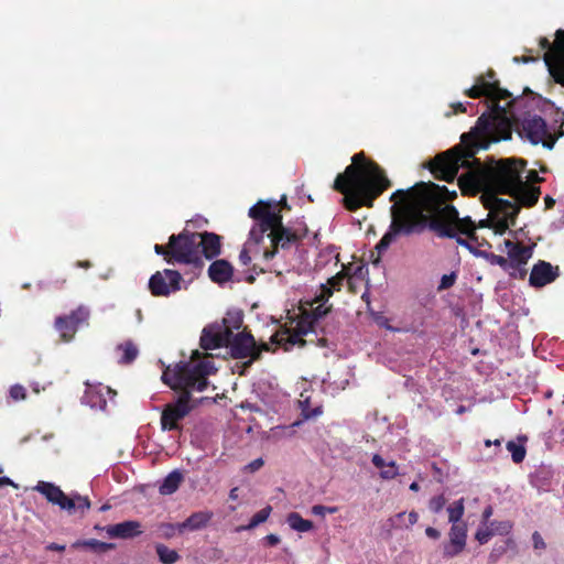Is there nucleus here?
I'll use <instances>...</instances> for the list:
<instances>
[{"mask_svg":"<svg viewBox=\"0 0 564 564\" xmlns=\"http://www.w3.org/2000/svg\"><path fill=\"white\" fill-rule=\"evenodd\" d=\"M264 465V460L262 458H257L252 462H250L248 465L245 466V470L248 473H256Z\"/></svg>","mask_w":564,"mask_h":564,"instance_id":"nucleus-43","label":"nucleus"},{"mask_svg":"<svg viewBox=\"0 0 564 564\" xmlns=\"http://www.w3.org/2000/svg\"><path fill=\"white\" fill-rule=\"evenodd\" d=\"M467 105H470L469 102H467L466 105L463 104V102H456V104H453L452 105V108L454 109V112H466V106Z\"/></svg>","mask_w":564,"mask_h":564,"instance_id":"nucleus-51","label":"nucleus"},{"mask_svg":"<svg viewBox=\"0 0 564 564\" xmlns=\"http://www.w3.org/2000/svg\"><path fill=\"white\" fill-rule=\"evenodd\" d=\"M299 406L305 420L316 417L322 413L321 405L312 403V394L306 390L300 395Z\"/></svg>","mask_w":564,"mask_h":564,"instance_id":"nucleus-26","label":"nucleus"},{"mask_svg":"<svg viewBox=\"0 0 564 564\" xmlns=\"http://www.w3.org/2000/svg\"><path fill=\"white\" fill-rule=\"evenodd\" d=\"M276 430H279V426L273 427L272 432H275Z\"/></svg>","mask_w":564,"mask_h":564,"instance_id":"nucleus-63","label":"nucleus"},{"mask_svg":"<svg viewBox=\"0 0 564 564\" xmlns=\"http://www.w3.org/2000/svg\"><path fill=\"white\" fill-rule=\"evenodd\" d=\"M336 511H337L336 507H326V506H322V505H315L311 509V512L314 516H318V517H325L326 514H328V513L332 514V513H335Z\"/></svg>","mask_w":564,"mask_h":564,"instance_id":"nucleus-39","label":"nucleus"},{"mask_svg":"<svg viewBox=\"0 0 564 564\" xmlns=\"http://www.w3.org/2000/svg\"><path fill=\"white\" fill-rule=\"evenodd\" d=\"M479 258H484L491 265H499L509 275H521V272L512 271V263H509L507 258L502 256L495 254L489 251L488 248L484 252H478Z\"/></svg>","mask_w":564,"mask_h":564,"instance_id":"nucleus-28","label":"nucleus"},{"mask_svg":"<svg viewBox=\"0 0 564 564\" xmlns=\"http://www.w3.org/2000/svg\"><path fill=\"white\" fill-rule=\"evenodd\" d=\"M348 273L346 272V267L343 265V270L336 273L334 276L327 280L326 284H322L319 288V293L316 294V301L321 304L316 307L315 314L321 316L326 313L327 308H323V303H325L333 294L334 290H339L343 281L347 278Z\"/></svg>","mask_w":564,"mask_h":564,"instance_id":"nucleus-20","label":"nucleus"},{"mask_svg":"<svg viewBox=\"0 0 564 564\" xmlns=\"http://www.w3.org/2000/svg\"><path fill=\"white\" fill-rule=\"evenodd\" d=\"M199 250L206 259H213L220 253V237L213 232L199 234Z\"/></svg>","mask_w":564,"mask_h":564,"instance_id":"nucleus-22","label":"nucleus"},{"mask_svg":"<svg viewBox=\"0 0 564 564\" xmlns=\"http://www.w3.org/2000/svg\"><path fill=\"white\" fill-rule=\"evenodd\" d=\"M532 544L535 551H544L546 549V543L538 531L532 533Z\"/></svg>","mask_w":564,"mask_h":564,"instance_id":"nucleus-41","label":"nucleus"},{"mask_svg":"<svg viewBox=\"0 0 564 564\" xmlns=\"http://www.w3.org/2000/svg\"><path fill=\"white\" fill-rule=\"evenodd\" d=\"M105 531L111 539H131L142 533L141 523L135 520L107 525Z\"/></svg>","mask_w":564,"mask_h":564,"instance_id":"nucleus-21","label":"nucleus"},{"mask_svg":"<svg viewBox=\"0 0 564 564\" xmlns=\"http://www.w3.org/2000/svg\"><path fill=\"white\" fill-rule=\"evenodd\" d=\"M507 449L511 454L512 460L517 464L521 463L525 457V448L522 444L510 441L507 443Z\"/></svg>","mask_w":564,"mask_h":564,"instance_id":"nucleus-34","label":"nucleus"},{"mask_svg":"<svg viewBox=\"0 0 564 564\" xmlns=\"http://www.w3.org/2000/svg\"><path fill=\"white\" fill-rule=\"evenodd\" d=\"M494 535L495 532L492 531L491 527H489L488 524H480V527L477 529L475 533V539L480 544H486Z\"/></svg>","mask_w":564,"mask_h":564,"instance_id":"nucleus-36","label":"nucleus"},{"mask_svg":"<svg viewBox=\"0 0 564 564\" xmlns=\"http://www.w3.org/2000/svg\"><path fill=\"white\" fill-rule=\"evenodd\" d=\"M276 430H279V426L273 427L272 432H275Z\"/></svg>","mask_w":564,"mask_h":564,"instance_id":"nucleus-61","label":"nucleus"},{"mask_svg":"<svg viewBox=\"0 0 564 564\" xmlns=\"http://www.w3.org/2000/svg\"><path fill=\"white\" fill-rule=\"evenodd\" d=\"M182 275L177 271L165 269L150 278L149 288L155 296H169L182 289Z\"/></svg>","mask_w":564,"mask_h":564,"instance_id":"nucleus-13","label":"nucleus"},{"mask_svg":"<svg viewBox=\"0 0 564 564\" xmlns=\"http://www.w3.org/2000/svg\"><path fill=\"white\" fill-rule=\"evenodd\" d=\"M446 505V498L444 495L434 496L429 501V509L433 513H440Z\"/></svg>","mask_w":564,"mask_h":564,"instance_id":"nucleus-37","label":"nucleus"},{"mask_svg":"<svg viewBox=\"0 0 564 564\" xmlns=\"http://www.w3.org/2000/svg\"><path fill=\"white\" fill-rule=\"evenodd\" d=\"M154 251L158 253V254H162L165 257V260L166 259H170V249L166 250L163 246L161 245H155L154 246Z\"/></svg>","mask_w":564,"mask_h":564,"instance_id":"nucleus-49","label":"nucleus"},{"mask_svg":"<svg viewBox=\"0 0 564 564\" xmlns=\"http://www.w3.org/2000/svg\"><path fill=\"white\" fill-rule=\"evenodd\" d=\"M208 274L214 282L224 283L231 278L232 268L227 261L217 260L210 264Z\"/></svg>","mask_w":564,"mask_h":564,"instance_id":"nucleus-24","label":"nucleus"},{"mask_svg":"<svg viewBox=\"0 0 564 564\" xmlns=\"http://www.w3.org/2000/svg\"><path fill=\"white\" fill-rule=\"evenodd\" d=\"M490 527L492 531L495 532V535H508L512 531L513 524L511 521H494L490 523Z\"/></svg>","mask_w":564,"mask_h":564,"instance_id":"nucleus-35","label":"nucleus"},{"mask_svg":"<svg viewBox=\"0 0 564 564\" xmlns=\"http://www.w3.org/2000/svg\"><path fill=\"white\" fill-rule=\"evenodd\" d=\"M2 471H3V468H2V466L0 465V474H1Z\"/></svg>","mask_w":564,"mask_h":564,"instance_id":"nucleus-64","label":"nucleus"},{"mask_svg":"<svg viewBox=\"0 0 564 564\" xmlns=\"http://www.w3.org/2000/svg\"><path fill=\"white\" fill-rule=\"evenodd\" d=\"M88 316V308L80 306L68 316L57 317L55 321V327L59 332L62 339L69 341L76 333L79 324L86 322Z\"/></svg>","mask_w":564,"mask_h":564,"instance_id":"nucleus-15","label":"nucleus"},{"mask_svg":"<svg viewBox=\"0 0 564 564\" xmlns=\"http://www.w3.org/2000/svg\"><path fill=\"white\" fill-rule=\"evenodd\" d=\"M117 352L120 364H130L137 358L139 350L132 341H124L117 346Z\"/></svg>","mask_w":564,"mask_h":564,"instance_id":"nucleus-30","label":"nucleus"},{"mask_svg":"<svg viewBox=\"0 0 564 564\" xmlns=\"http://www.w3.org/2000/svg\"><path fill=\"white\" fill-rule=\"evenodd\" d=\"M76 267L78 268H84V269H88L90 268V262L89 261H78L76 263Z\"/></svg>","mask_w":564,"mask_h":564,"instance_id":"nucleus-54","label":"nucleus"},{"mask_svg":"<svg viewBox=\"0 0 564 564\" xmlns=\"http://www.w3.org/2000/svg\"><path fill=\"white\" fill-rule=\"evenodd\" d=\"M271 511H272V508L270 506L261 509L256 514H253V517L251 518L248 525H246L243 529L251 530V529H254L256 527H258L259 524L265 522L267 519L269 518Z\"/></svg>","mask_w":564,"mask_h":564,"instance_id":"nucleus-33","label":"nucleus"},{"mask_svg":"<svg viewBox=\"0 0 564 564\" xmlns=\"http://www.w3.org/2000/svg\"><path fill=\"white\" fill-rule=\"evenodd\" d=\"M372 464L380 469V477L386 480L395 478L399 475V468L394 460L386 462L379 454L372 455Z\"/></svg>","mask_w":564,"mask_h":564,"instance_id":"nucleus-25","label":"nucleus"},{"mask_svg":"<svg viewBox=\"0 0 564 564\" xmlns=\"http://www.w3.org/2000/svg\"><path fill=\"white\" fill-rule=\"evenodd\" d=\"M467 524L451 525L448 531V542L443 546V555L447 558H453L459 555L467 544Z\"/></svg>","mask_w":564,"mask_h":564,"instance_id":"nucleus-17","label":"nucleus"},{"mask_svg":"<svg viewBox=\"0 0 564 564\" xmlns=\"http://www.w3.org/2000/svg\"><path fill=\"white\" fill-rule=\"evenodd\" d=\"M212 514L208 512L199 511L189 516L185 521L176 523L177 532L196 531L204 528L210 520Z\"/></svg>","mask_w":564,"mask_h":564,"instance_id":"nucleus-23","label":"nucleus"},{"mask_svg":"<svg viewBox=\"0 0 564 564\" xmlns=\"http://www.w3.org/2000/svg\"><path fill=\"white\" fill-rule=\"evenodd\" d=\"M159 560L163 564H174L180 560V555L175 550L167 547L164 544H158L155 546Z\"/></svg>","mask_w":564,"mask_h":564,"instance_id":"nucleus-32","label":"nucleus"},{"mask_svg":"<svg viewBox=\"0 0 564 564\" xmlns=\"http://www.w3.org/2000/svg\"><path fill=\"white\" fill-rule=\"evenodd\" d=\"M276 430H279V426L273 427L272 432H275Z\"/></svg>","mask_w":564,"mask_h":564,"instance_id":"nucleus-62","label":"nucleus"},{"mask_svg":"<svg viewBox=\"0 0 564 564\" xmlns=\"http://www.w3.org/2000/svg\"><path fill=\"white\" fill-rule=\"evenodd\" d=\"M35 491L43 495L46 500L55 506H58L62 510L69 514L89 510L90 501L88 497L82 496L78 492H72L66 495L58 486L48 481H39L34 488Z\"/></svg>","mask_w":564,"mask_h":564,"instance_id":"nucleus-7","label":"nucleus"},{"mask_svg":"<svg viewBox=\"0 0 564 564\" xmlns=\"http://www.w3.org/2000/svg\"><path fill=\"white\" fill-rule=\"evenodd\" d=\"M32 389L35 393H40L42 390H44V388L40 387V383L37 382L32 383Z\"/></svg>","mask_w":564,"mask_h":564,"instance_id":"nucleus-56","label":"nucleus"},{"mask_svg":"<svg viewBox=\"0 0 564 564\" xmlns=\"http://www.w3.org/2000/svg\"><path fill=\"white\" fill-rule=\"evenodd\" d=\"M182 481H183V474L180 470L175 469V470L171 471L162 480V482L159 487V492L163 496L172 495L178 489Z\"/></svg>","mask_w":564,"mask_h":564,"instance_id":"nucleus-27","label":"nucleus"},{"mask_svg":"<svg viewBox=\"0 0 564 564\" xmlns=\"http://www.w3.org/2000/svg\"><path fill=\"white\" fill-rule=\"evenodd\" d=\"M469 98L485 96L488 113H482L476 126L462 135V144L443 152L430 162L429 167L435 177L452 182L460 169L458 177L463 192L481 193L480 199L488 210L480 226H490L497 234H506L514 225L519 205L531 207L540 196L538 183L542 181L536 171L524 169L518 159H502L487 165L474 159L476 151L487 149L490 143L508 140L512 134V104L510 94L498 86L494 72L479 75L475 84L466 89Z\"/></svg>","mask_w":564,"mask_h":564,"instance_id":"nucleus-1","label":"nucleus"},{"mask_svg":"<svg viewBox=\"0 0 564 564\" xmlns=\"http://www.w3.org/2000/svg\"><path fill=\"white\" fill-rule=\"evenodd\" d=\"M456 191H449L445 186H438L433 183H419L410 189H399L391 195V217L392 221L389 230L383 235L377 245L379 252L389 248L400 234L409 235L414 231H421L429 224L440 237L456 238L457 243L465 247L470 253L479 258L478 252L490 249V245L482 240L476 234L478 225L470 217L458 216L455 207L447 204V200L456 196ZM495 235H498L490 226Z\"/></svg>","mask_w":564,"mask_h":564,"instance_id":"nucleus-2","label":"nucleus"},{"mask_svg":"<svg viewBox=\"0 0 564 564\" xmlns=\"http://www.w3.org/2000/svg\"><path fill=\"white\" fill-rule=\"evenodd\" d=\"M165 536H172L177 531L176 524H163Z\"/></svg>","mask_w":564,"mask_h":564,"instance_id":"nucleus-47","label":"nucleus"},{"mask_svg":"<svg viewBox=\"0 0 564 564\" xmlns=\"http://www.w3.org/2000/svg\"><path fill=\"white\" fill-rule=\"evenodd\" d=\"M116 392L101 383H86V390L82 398V402L91 409L105 410L107 398L112 399Z\"/></svg>","mask_w":564,"mask_h":564,"instance_id":"nucleus-16","label":"nucleus"},{"mask_svg":"<svg viewBox=\"0 0 564 564\" xmlns=\"http://www.w3.org/2000/svg\"><path fill=\"white\" fill-rule=\"evenodd\" d=\"M242 324V314L239 311H229L221 323H214L204 327L200 336L203 349H216L228 343L235 330Z\"/></svg>","mask_w":564,"mask_h":564,"instance_id":"nucleus-6","label":"nucleus"},{"mask_svg":"<svg viewBox=\"0 0 564 564\" xmlns=\"http://www.w3.org/2000/svg\"><path fill=\"white\" fill-rule=\"evenodd\" d=\"M554 199L551 198L550 196H546L545 197V205H546V208H551L553 205H554Z\"/></svg>","mask_w":564,"mask_h":564,"instance_id":"nucleus-57","label":"nucleus"},{"mask_svg":"<svg viewBox=\"0 0 564 564\" xmlns=\"http://www.w3.org/2000/svg\"><path fill=\"white\" fill-rule=\"evenodd\" d=\"M264 540L270 546H274L280 542V538L276 534H269L264 538Z\"/></svg>","mask_w":564,"mask_h":564,"instance_id":"nucleus-46","label":"nucleus"},{"mask_svg":"<svg viewBox=\"0 0 564 564\" xmlns=\"http://www.w3.org/2000/svg\"><path fill=\"white\" fill-rule=\"evenodd\" d=\"M351 161L345 172L337 175L334 187L344 195L343 200L347 209L370 207L373 199L389 186V180L380 167L367 161L362 153L355 154Z\"/></svg>","mask_w":564,"mask_h":564,"instance_id":"nucleus-4","label":"nucleus"},{"mask_svg":"<svg viewBox=\"0 0 564 564\" xmlns=\"http://www.w3.org/2000/svg\"><path fill=\"white\" fill-rule=\"evenodd\" d=\"M183 392L180 394L175 403L167 404L162 412L161 426L164 431L177 429V422L185 417L192 406L189 405L191 392L189 389H181Z\"/></svg>","mask_w":564,"mask_h":564,"instance_id":"nucleus-11","label":"nucleus"},{"mask_svg":"<svg viewBox=\"0 0 564 564\" xmlns=\"http://www.w3.org/2000/svg\"><path fill=\"white\" fill-rule=\"evenodd\" d=\"M495 445H500V441H499V440H496V441H495Z\"/></svg>","mask_w":564,"mask_h":564,"instance_id":"nucleus-59","label":"nucleus"},{"mask_svg":"<svg viewBox=\"0 0 564 564\" xmlns=\"http://www.w3.org/2000/svg\"><path fill=\"white\" fill-rule=\"evenodd\" d=\"M486 446H490V441L485 442Z\"/></svg>","mask_w":564,"mask_h":564,"instance_id":"nucleus-60","label":"nucleus"},{"mask_svg":"<svg viewBox=\"0 0 564 564\" xmlns=\"http://www.w3.org/2000/svg\"><path fill=\"white\" fill-rule=\"evenodd\" d=\"M505 248L507 250L509 263H512V271L521 272V275H511L516 279H523L527 274V270L524 265L531 259L533 254L534 243L530 246H523L518 241H514L510 238L505 239L503 241Z\"/></svg>","mask_w":564,"mask_h":564,"instance_id":"nucleus-14","label":"nucleus"},{"mask_svg":"<svg viewBox=\"0 0 564 564\" xmlns=\"http://www.w3.org/2000/svg\"><path fill=\"white\" fill-rule=\"evenodd\" d=\"M492 507L491 506H488L485 508V510L482 511V516H481V524H488V521L490 519V517L492 516Z\"/></svg>","mask_w":564,"mask_h":564,"instance_id":"nucleus-44","label":"nucleus"},{"mask_svg":"<svg viewBox=\"0 0 564 564\" xmlns=\"http://www.w3.org/2000/svg\"><path fill=\"white\" fill-rule=\"evenodd\" d=\"M425 534L433 540H437L441 536L440 531L432 527L425 529Z\"/></svg>","mask_w":564,"mask_h":564,"instance_id":"nucleus-45","label":"nucleus"},{"mask_svg":"<svg viewBox=\"0 0 564 564\" xmlns=\"http://www.w3.org/2000/svg\"><path fill=\"white\" fill-rule=\"evenodd\" d=\"M2 486L17 487V485L7 476L0 477V487H2Z\"/></svg>","mask_w":564,"mask_h":564,"instance_id":"nucleus-52","label":"nucleus"},{"mask_svg":"<svg viewBox=\"0 0 564 564\" xmlns=\"http://www.w3.org/2000/svg\"><path fill=\"white\" fill-rule=\"evenodd\" d=\"M558 275L557 267H553L546 261H539L532 268L529 282L534 288H542L552 283Z\"/></svg>","mask_w":564,"mask_h":564,"instance_id":"nucleus-19","label":"nucleus"},{"mask_svg":"<svg viewBox=\"0 0 564 564\" xmlns=\"http://www.w3.org/2000/svg\"><path fill=\"white\" fill-rule=\"evenodd\" d=\"M420 489V486L417 482L413 481L411 485H410V490L412 491H417Z\"/></svg>","mask_w":564,"mask_h":564,"instance_id":"nucleus-58","label":"nucleus"},{"mask_svg":"<svg viewBox=\"0 0 564 564\" xmlns=\"http://www.w3.org/2000/svg\"><path fill=\"white\" fill-rule=\"evenodd\" d=\"M464 502H465L464 498H460V499L454 501L453 503H451L446 508V511L448 514V522L451 523V525L467 524L466 522H464L462 520L464 517V513H465V503Z\"/></svg>","mask_w":564,"mask_h":564,"instance_id":"nucleus-29","label":"nucleus"},{"mask_svg":"<svg viewBox=\"0 0 564 564\" xmlns=\"http://www.w3.org/2000/svg\"><path fill=\"white\" fill-rule=\"evenodd\" d=\"M286 522L292 530L302 533L308 532L314 528L312 521L303 519L297 512H291L286 518Z\"/></svg>","mask_w":564,"mask_h":564,"instance_id":"nucleus-31","label":"nucleus"},{"mask_svg":"<svg viewBox=\"0 0 564 564\" xmlns=\"http://www.w3.org/2000/svg\"><path fill=\"white\" fill-rule=\"evenodd\" d=\"M223 346L229 347L230 354L234 358H250L249 362L257 359L262 349H269L267 345H263L262 348L257 347L253 337L243 332L232 335L230 340L223 344Z\"/></svg>","mask_w":564,"mask_h":564,"instance_id":"nucleus-12","label":"nucleus"},{"mask_svg":"<svg viewBox=\"0 0 564 564\" xmlns=\"http://www.w3.org/2000/svg\"><path fill=\"white\" fill-rule=\"evenodd\" d=\"M47 550H51V551H64L65 550V545H62V544H57V543H50L47 546H46Z\"/></svg>","mask_w":564,"mask_h":564,"instance_id":"nucleus-53","label":"nucleus"},{"mask_svg":"<svg viewBox=\"0 0 564 564\" xmlns=\"http://www.w3.org/2000/svg\"><path fill=\"white\" fill-rule=\"evenodd\" d=\"M544 53V63L554 80L564 86V30L556 32V39L553 45L547 39L541 40Z\"/></svg>","mask_w":564,"mask_h":564,"instance_id":"nucleus-10","label":"nucleus"},{"mask_svg":"<svg viewBox=\"0 0 564 564\" xmlns=\"http://www.w3.org/2000/svg\"><path fill=\"white\" fill-rule=\"evenodd\" d=\"M229 497L232 500H236L238 498V488H232L229 492Z\"/></svg>","mask_w":564,"mask_h":564,"instance_id":"nucleus-55","label":"nucleus"},{"mask_svg":"<svg viewBox=\"0 0 564 564\" xmlns=\"http://www.w3.org/2000/svg\"><path fill=\"white\" fill-rule=\"evenodd\" d=\"M308 328L301 326L299 323L295 327H284L279 329L271 336L273 344L283 347L284 350H290L296 345H303L302 336L307 334Z\"/></svg>","mask_w":564,"mask_h":564,"instance_id":"nucleus-18","label":"nucleus"},{"mask_svg":"<svg viewBox=\"0 0 564 564\" xmlns=\"http://www.w3.org/2000/svg\"><path fill=\"white\" fill-rule=\"evenodd\" d=\"M249 216L256 224L239 256L245 265L252 259L268 262L290 248L297 239L294 232L283 227L281 206L274 199L258 202L249 209Z\"/></svg>","mask_w":564,"mask_h":564,"instance_id":"nucleus-3","label":"nucleus"},{"mask_svg":"<svg viewBox=\"0 0 564 564\" xmlns=\"http://www.w3.org/2000/svg\"><path fill=\"white\" fill-rule=\"evenodd\" d=\"M199 234L182 232L170 238V259L167 263H196L200 260Z\"/></svg>","mask_w":564,"mask_h":564,"instance_id":"nucleus-8","label":"nucleus"},{"mask_svg":"<svg viewBox=\"0 0 564 564\" xmlns=\"http://www.w3.org/2000/svg\"><path fill=\"white\" fill-rule=\"evenodd\" d=\"M216 370L210 357L205 356L199 360V352L196 350L191 361L176 364L173 368L167 367L162 375V380L174 390L189 389L202 392L208 384L206 377Z\"/></svg>","mask_w":564,"mask_h":564,"instance_id":"nucleus-5","label":"nucleus"},{"mask_svg":"<svg viewBox=\"0 0 564 564\" xmlns=\"http://www.w3.org/2000/svg\"><path fill=\"white\" fill-rule=\"evenodd\" d=\"M517 131L522 140L534 145L542 144L546 149H552L556 141L545 121L536 115L524 117Z\"/></svg>","mask_w":564,"mask_h":564,"instance_id":"nucleus-9","label":"nucleus"},{"mask_svg":"<svg viewBox=\"0 0 564 564\" xmlns=\"http://www.w3.org/2000/svg\"><path fill=\"white\" fill-rule=\"evenodd\" d=\"M9 394L13 401H22L26 398V390L21 384H13L9 390Z\"/></svg>","mask_w":564,"mask_h":564,"instance_id":"nucleus-38","label":"nucleus"},{"mask_svg":"<svg viewBox=\"0 0 564 564\" xmlns=\"http://www.w3.org/2000/svg\"><path fill=\"white\" fill-rule=\"evenodd\" d=\"M406 516L405 512H399L398 514H395L393 518L390 519L391 521V524L393 527H399L400 525V521Z\"/></svg>","mask_w":564,"mask_h":564,"instance_id":"nucleus-50","label":"nucleus"},{"mask_svg":"<svg viewBox=\"0 0 564 564\" xmlns=\"http://www.w3.org/2000/svg\"><path fill=\"white\" fill-rule=\"evenodd\" d=\"M84 545L89 546V547L95 549V550H99V551H106V550H109L112 546L111 544H108V543H105V542H100V541L94 540V539L85 541Z\"/></svg>","mask_w":564,"mask_h":564,"instance_id":"nucleus-42","label":"nucleus"},{"mask_svg":"<svg viewBox=\"0 0 564 564\" xmlns=\"http://www.w3.org/2000/svg\"><path fill=\"white\" fill-rule=\"evenodd\" d=\"M455 281H456V274L454 272H452L449 274H444L438 284V290L442 291V290L449 289L451 286H453Z\"/></svg>","mask_w":564,"mask_h":564,"instance_id":"nucleus-40","label":"nucleus"},{"mask_svg":"<svg viewBox=\"0 0 564 564\" xmlns=\"http://www.w3.org/2000/svg\"><path fill=\"white\" fill-rule=\"evenodd\" d=\"M406 517H408V522H409L406 524V528L415 524L417 522V520H419V514L415 511L409 512Z\"/></svg>","mask_w":564,"mask_h":564,"instance_id":"nucleus-48","label":"nucleus"}]
</instances>
